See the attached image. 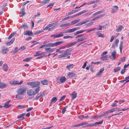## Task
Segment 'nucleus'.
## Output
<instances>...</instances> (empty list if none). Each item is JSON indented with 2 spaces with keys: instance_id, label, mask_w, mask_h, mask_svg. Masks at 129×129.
<instances>
[{
  "instance_id": "nucleus-1",
  "label": "nucleus",
  "mask_w": 129,
  "mask_h": 129,
  "mask_svg": "<svg viewBox=\"0 0 129 129\" xmlns=\"http://www.w3.org/2000/svg\"><path fill=\"white\" fill-rule=\"evenodd\" d=\"M27 88L25 87L19 88L17 90V94L15 98L20 99L22 98L21 95L23 96L26 91Z\"/></svg>"
},
{
  "instance_id": "nucleus-2",
  "label": "nucleus",
  "mask_w": 129,
  "mask_h": 129,
  "mask_svg": "<svg viewBox=\"0 0 129 129\" xmlns=\"http://www.w3.org/2000/svg\"><path fill=\"white\" fill-rule=\"evenodd\" d=\"M40 84V82L38 81L29 82L27 83L28 85H30L32 88L38 87Z\"/></svg>"
},
{
  "instance_id": "nucleus-3",
  "label": "nucleus",
  "mask_w": 129,
  "mask_h": 129,
  "mask_svg": "<svg viewBox=\"0 0 129 129\" xmlns=\"http://www.w3.org/2000/svg\"><path fill=\"white\" fill-rule=\"evenodd\" d=\"M27 94L29 96L34 95H35L34 91L32 89H29L27 91Z\"/></svg>"
},
{
  "instance_id": "nucleus-4",
  "label": "nucleus",
  "mask_w": 129,
  "mask_h": 129,
  "mask_svg": "<svg viewBox=\"0 0 129 129\" xmlns=\"http://www.w3.org/2000/svg\"><path fill=\"white\" fill-rule=\"evenodd\" d=\"M11 101L9 100L6 102L4 104V105L3 107L5 108H8L11 106V104H9V103Z\"/></svg>"
},
{
  "instance_id": "nucleus-5",
  "label": "nucleus",
  "mask_w": 129,
  "mask_h": 129,
  "mask_svg": "<svg viewBox=\"0 0 129 129\" xmlns=\"http://www.w3.org/2000/svg\"><path fill=\"white\" fill-rule=\"evenodd\" d=\"M88 11V10H83V11L81 12H79L78 14H75L74 15L75 17H76L78 16H79L81 14H82L84 13H85Z\"/></svg>"
},
{
  "instance_id": "nucleus-6",
  "label": "nucleus",
  "mask_w": 129,
  "mask_h": 129,
  "mask_svg": "<svg viewBox=\"0 0 129 129\" xmlns=\"http://www.w3.org/2000/svg\"><path fill=\"white\" fill-rule=\"evenodd\" d=\"M72 50V48L68 49L64 51V53L65 54H66V55L67 56L71 54V53H69Z\"/></svg>"
},
{
  "instance_id": "nucleus-7",
  "label": "nucleus",
  "mask_w": 129,
  "mask_h": 129,
  "mask_svg": "<svg viewBox=\"0 0 129 129\" xmlns=\"http://www.w3.org/2000/svg\"><path fill=\"white\" fill-rule=\"evenodd\" d=\"M113 8L112 9L111 11V13H114L118 9V7L117 6H114L113 7Z\"/></svg>"
},
{
  "instance_id": "nucleus-8",
  "label": "nucleus",
  "mask_w": 129,
  "mask_h": 129,
  "mask_svg": "<svg viewBox=\"0 0 129 129\" xmlns=\"http://www.w3.org/2000/svg\"><path fill=\"white\" fill-rule=\"evenodd\" d=\"M74 32V29H69L65 31L64 32V34L67 33H71Z\"/></svg>"
},
{
  "instance_id": "nucleus-9",
  "label": "nucleus",
  "mask_w": 129,
  "mask_h": 129,
  "mask_svg": "<svg viewBox=\"0 0 129 129\" xmlns=\"http://www.w3.org/2000/svg\"><path fill=\"white\" fill-rule=\"evenodd\" d=\"M23 82V81L21 80L20 82H19L18 81H14L13 82V84L15 85H20L22 84Z\"/></svg>"
},
{
  "instance_id": "nucleus-10",
  "label": "nucleus",
  "mask_w": 129,
  "mask_h": 129,
  "mask_svg": "<svg viewBox=\"0 0 129 129\" xmlns=\"http://www.w3.org/2000/svg\"><path fill=\"white\" fill-rule=\"evenodd\" d=\"M121 111V110L120 108H113L110 110V112H112L115 111Z\"/></svg>"
},
{
  "instance_id": "nucleus-11",
  "label": "nucleus",
  "mask_w": 129,
  "mask_h": 129,
  "mask_svg": "<svg viewBox=\"0 0 129 129\" xmlns=\"http://www.w3.org/2000/svg\"><path fill=\"white\" fill-rule=\"evenodd\" d=\"M24 35H28L30 36L33 35V33L32 31H30L29 30H26L25 33H24Z\"/></svg>"
},
{
  "instance_id": "nucleus-12",
  "label": "nucleus",
  "mask_w": 129,
  "mask_h": 129,
  "mask_svg": "<svg viewBox=\"0 0 129 129\" xmlns=\"http://www.w3.org/2000/svg\"><path fill=\"white\" fill-rule=\"evenodd\" d=\"M15 40V38H13L10 41L7 43L6 44V45L7 46L10 45L13 43L14 41Z\"/></svg>"
},
{
  "instance_id": "nucleus-13",
  "label": "nucleus",
  "mask_w": 129,
  "mask_h": 129,
  "mask_svg": "<svg viewBox=\"0 0 129 129\" xmlns=\"http://www.w3.org/2000/svg\"><path fill=\"white\" fill-rule=\"evenodd\" d=\"M70 24V23H69L62 24L60 25L59 26L60 27H62L64 28L68 26Z\"/></svg>"
},
{
  "instance_id": "nucleus-14",
  "label": "nucleus",
  "mask_w": 129,
  "mask_h": 129,
  "mask_svg": "<svg viewBox=\"0 0 129 129\" xmlns=\"http://www.w3.org/2000/svg\"><path fill=\"white\" fill-rule=\"evenodd\" d=\"M87 38V37L86 36H84L82 37V38H79L77 40V42H79L84 41Z\"/></svg>"
},
{
  "instance_id": "nucleus-15",
  "label": "nucleus",
  "mask_w": 129,
  "mask_h": 129,
  "mask_svg": "<svg viewBox=\"0 0 129 129\" xmlns=\"http://www.w3.org/2000/svg\"><path fill=\"white\" fill-rule=\"evenodd\" d=\"M8 51V49L6 47H3L2 48V53L3 54H6L7 52Z\"/></svg>"
},
{
  "instance_id": "nucleus-16",
  "label": "nucleus",
  "mask_w": 129,
  "mask_h": 129,
  "mask_svg": "<svg viewBox=\"0 0 129 129\" xmlns=\"http://www.w3.org/2000/svg\"><path fill=\"white\" fill-rule=\"evenodd\" d=\"M3 69L5 71H7L8 70V67L6 64H4L3 66Z\"/></svg>"
},
{
  "instance_id": "nucleus-17",
  "label": "nucleus",
  "mask_w": 129,
  "mask_h": 129,
  "mask_svg": "<svg viewBox=\"0 0 129 129\" xmlns=\"http://www.w3.org/2000/svg\"><path fill=\"white\" fill-rule=\"evenodd\" d=\"M77 93L75 91H74L71 94V96L73 99H75L77 96Z\"/></svg>"
},
{
  "instance_id": "nucleus-18",
  "label": "nucleus",
  "mask_w": 129,
  "mask_h": 129,
  "mask_svg": "<svg viewBox=\"0 0 129 129\" xmlns=\"http://www.w3.org/2000/svg\"><path fill=\"white\" fill-rule=\"evenodd\" d=\"M80 20V19H79L77 20H75L71 22V23L72 24V25H74L79 22Z\"/></svg>"
},
{
  "instance_id": "nucleus-19",
  "label": "nucleus",
  "mask_w": 129,
  "mask_h": 129,
  "mask_svg": "<svg viewBox=\"0 0 129 129\" xmlns=\"http://www.w3.org/2000/svg\"><path fill=\"white\" fill-rule=\"evenodd\" d=\"M41 83L44 85H46L47 84L48 82V81L47 80H43L41 81Z\"/></svg>"
},
{
  "instance_id": "nucleus-20",
  "label": "nucleus",
  "mask_w": 129,
  "mask_h": 129,
  "mask_svg": "<svg viewBox=\"0 0 129 129\" xmlns=\"http://www.w3.org/2000/svg\"><path fill=\"white\" fill-rule=\"evenodd\" d=\"M66 78L64 76H63L61 77L59 79L60 82L62 83H63L66 81Z\"/></svg>"
},
{
  "instance_id": "nucleus-21",
  "label": "nucleus",
  "mask_w": 129,
  "mask_h": 129,
  "mask_svg": "<svg viewBox=\"0 0 129 129\" xmlns=\"http://www.w3.org/2000/svg\"><path fill=\"white\" fill-rule=\"evenodd\" d=\"M103 120H102V121L99 122H96L94 124V126H96L97 125L102 124V123Z\"/></svg>"
},
{
  "instance_id": "nucleus-22",
  "label": "nucleus",
  "mask_w": 129,
  "mask_h": 129,
  "mask_svg": "<svg viewBox=\"0 0 129 129\" xmlns=\"http://www.w3.org/2000/svg\"><path fill=\"white\" fill-rule=\"evenodd\" d=\"M28 25L25 23H24L22 25L21 27V28L24 29H25L28 28Z\"/></svg>"
},
{
  "instance_id": "nucleus-23",
  "label": "nucleus",
  "mask_w": 129,
  "mask_h": 129,
  "mask_svg": "<svg viewBox=\"0 0 129 129\" xmlns=\"http://www.w3.org/2000/svg\"><path fill=\"white\" fill-rule=\"evenodd\" d=\"M86 31V30H82L80 31H78L76 32V33L74 34V35H76L77 34L81 33L85 31Z\"/></svg>"
},
{
  "instance_id": "nucleus-24",
  "label": "nucleus",
  "mask_w": 129,
  "mask_h": 129,
  "mask_svg": "<svg viewBox=\"0 0 129 129\" xmlns=\"http://www.w3.org/2000/svg\"><path fill=\"white\" fill-rule=\"evenodd\" d=\"M116 52L115 50H114L112 53V55L113 58L114 59H116Z\"/></svg>"
},
{
  "instance_id": "nucleus-25",
  "label": "nucleus",
  "mask_w": 129,
  "mask_h": 129,
  "mask_svg": "<svg viewBox=\"0 0 129 129\" xmlns=\"http://www.w3.org/2000/svg\"><path fill=\"white\" fill-rule=\"evenodd\" d=\"M107 55H102L101 57V60L104 61V60H106L107 59Z\"/></svg>"
},
{
  "instance_id": "nucleus-26",
  "label": "nucleus",
  "mask_w": 129,
  "mask_h": 129,
  "mask_svg": "<svg viewBox=\"0 0 129 129\" xmlns=\"http://www.w3.org/2000/svg\"><path fill=\"white\" fill-rule=\"evenodd\" d=\"M76 74L73 73L69 72L68 73V76H70V77L72 78V77H74L75 76Z\"/></svg>"
},
{
  "instance_id": "nucleus-27",
  "label": "nucleus",
  "mask_w": 129,
  "mask_h": 129,
  "mask_svg": "<svg viewBox=\"0 0 129 129\" xmlns=\"http://www.w3.org/2000/svg\"><path fill=\"white\" fill-rule=\"evenodd\" d=\"M123 26L121 25H119L118 27V28L116 29V31L117 32H119L123 28Z\"/></svg>"
},
{
  "instance_id": "nucleus-28",
  "label": "nucleus",
  "mask_w": 129,
  "mask_h": 129,
  "mask_svg": "<svg viewBox=\"0 0 129 129\" xmlns=\"http://www.w3.org/2000/svg\"><path fill=\"white\" fill-rule=\"evenodd\" d=\"M104 68H102L100 69V70L96 74L97 75H99L102 74V72L104 71Z\"/></svg>"
},
{
  "instance_id": "nucleus-29",
  "label": "nucleus",
  "mask_w": 129,
  "mask_h": 129,
  "mask_svg": "<svg viewBox=\"0 0 129 129\" xmlns=\"http://www.w3.org/2000/svg\"><path fill=\"white\" fill-rule=\"evenodd\" d=\"M74 65L73 64H70L66 66V68L69 70H70L71 69H72L73 68Z\"/></svg>"
},
{
  "instance_id": "nucleus-30",
  "label": "nucleus",
  "mask_w": 129,
  "mask_h": 129,
  "mask_svg": "<svg viewBox=\"0 0 129 129\" xmlns=\"http://www.w3.org/2000/svg\"><path fill=\"white\" fill-rule=\"evenodd\" d=\"M64 32H61L60 34L56 35V38H58L63 36Z\"/></svg>"
},
{
  "instance_id": "nucleus-31",
  "label": "nucleus",
  "mask_w": 129,
  "mask_h": 129,
  "mask_svg": "<svg viewBox=\"0 0 129 129\" xmlns=\"http://www.w3.org/2000/svg\"><path fill=\"white\" fill-rule=\"evenodd\" d=\"M6 85V84L4 83H0V88H3L5 87Z\"/></svg>"
},
{
  "instance_id": "nucleus-32",
  "label": "nucleus",
  "mask_w": 129,
  "mask_h": 129,
  "mask_svg": "<svg viewBox=\"0 0 129 129\" xmlns=\"http://www.w3.org/2000/svg\"><path fill=\"white\" fill-rule=\"evenodd\" d=\"M57 100V98L56 97H54L52 98L51 100V102H53V103H55Z\"/></svg>"
},
{
  "instance_id": "nucleus-33",
  "label": "nucleus",
  "mask_w": 129,
  "mask_h": 129,
  "mask_svg": "<svg viewBox=\"0 0 129 129\" xmlns=\"http://www.w3.org/2000/svg\"><path fill=\"white\" fill-rule=\"evenodd\" d=\"M120 67H117L114 69L113 71L115 72H117V71H119L120 70Z\"/></svg>"
},
{
  "instance_id": "nucleus-34",
  "label": "nucleus",
  "mask_w": 129,
  "mask_h": 129,
  "mask_svg": "<svg viewBox=\"0 0 129 129\" xmlns=\"http://www.w3.org/2000/svg\"><path fill=\"white\" fill-rule=\"evenodd\" d=\"M123 42L122 41L121 42L120 45L119 49L120 50V52L121 53L122 52V49L123 48Z\"/></svg>"
},
{
  "instance_id": "nucleus-35",
  "label": "nucleus",
  "mask_w": 129,
  "mask_h": 129,
  "mask_svg": "<svg viewBox=\"0 0 129 129\" xmlns=\"http://www.w3.org/2000/svg\"><path fill=\"white\" fill-rule=\"evenodd\" d=\"M40 87H38L36 88L35 89L34 91L35 94L37 93L39 91V90H40Z\"/></svg>"
},
{
  "instance_id": "nucleus-36",
  "label": "nucleus",
  "mask_w": 129,
  "mask_h": 129,
  "mask_svg": "<svg viewBox=\"0 0 129 129\" xmlns=\"http://www.w3.org/2000/svg\"><path fill=\"white\" fill-rule=\"evenodd\" d=\"M94 126V124H90L87 125H85L83 127H93Z\"/></svg>"
},
{
  "instance_id": "nucleus-37",
  "label": "nucleus",
  "mask_w": 129,
  "mask_h": 129,
  "mask_svg": "<svg viewBox=\"0 0 129 129\" xmlns=\"http://www.w3.org/2000/svg\"><path fill=\"white\" fill-rule=\"evenodd\" d=\"M49 0H44L42 1L41 3L43 4H45L49 3Z\"/></svg>"
},
{
  "instance_id": "nucleus-38",
  "label": "nucleus",
  "mask_w": 129,
  "mask_h": 129,
  "mask_svg": "<svg viewBox=\"0 0 129 129\" xmlns=\"http://www.w3.org/2000/svg\"><path fill=\"white\" fill-rule=\"evenodd\" d=\"M122 112H119L118 113H116V114H112L111 116H109V117H105V118H108L109 119L110 118H111V117H112V116H115V115H118L119 114L121 113Z\"/></svg>"
},
{
  "instance_id": "nucleus-39",
  "label": "nucleus",
  "mask_w": 129,
  "mask_h": 129,
  "mask_svg": "<svg viewBox=\"0 0 129 129\" xmlns=\"http://www.w3.org/2000/svg\"><path fill=\"white\" fill-rule=\"evenodd\" d=\"M18 48L16 47L14 50L11 52V53H12L14 55L18 51Z\"/></svg>"
},
{
  "instance_id": "nucleus-40",
  "label": "nucleus",
  "mask_w": 129,
  "mask_h": 129,
  "mask_svg": "<svg viewBox=\"0 0 129 129\" xmlns=\"http://www.w3.org/2000/svg\"><path fill=\"white\" fill-rule=\"evenodd\" d=\"M90 21V19H88L87 20H85L84 21H83L82 22H81L82 25L85 24L86 23Z\"/></svg>"
},
{
  "instance_id": "nucleus-41",
  "label": "nucleus",
  "mask_w": 129,
  "mask_h": 129,
  "mask_svg": "<svg viewBox=\"0 0 129 129\" xmlns=\"http://www.w3.org/2000/svg\"><path fill=\"white\" fill-rule=\"evenodd\" d=\"M32 59V57H28L26 58V59H25L23 60V61L26 62H28L30 60Z\"/></svg>"
},
{
  "instance_id": "nucleus-42",
  "label": "nucleus",
  "mask_w": 129,
  "mask_h": 129,
  "mask_svg": "<svg viewBox=\"0 0 129 129\" xmlns=\"http://www.w3.org/2000/svg\"><path fill=\"white\" fill-rule=\"evenodd\" d=\"M66 54H60L58 55V57L59 58H62L63 57H67Z\"/></svg>"
},
{
  "instance_id": "nucleus-43",
  "label": "nucleus",
  "mask_w": 129,
  "mask_h": 129,
  "mask_svg": "<svg viewBox=\"0 0 129 129\" xmlns=\"http://www.w3.org/2000/svg\"><path fill=\"white\" fill-rule=\"evenodd\" d=\"M25 114V113H23L22 114H20L18 115L17 117L18 118H21L23 116H24Z\"/></svg>"
},
{
  "instance_id": "nucleus-44",
  "label": "nucleus",
  "mask_w": 129,
  "mask_h": 129,
  "mask_svg": "<svg viewBox=\"0 0 129 129\" xmlns=\"http://www.w3.org/2000/svg\"><path fill=\"white\" fill-rule=\"evenodd\" d=\"M73 38V37L70 36H66L63 37V38L64 39H71Z\"/></svg>"
},
{
  "instance_id": "nucleus-45",
  "label": "nucleus",
  "mask_w": 129,
  "mask_h": 129,
  "mask_svg": "<svg viewBox=\"0 0 129 129\" xmlns=\"http://www.w3.org/2000/svg\"><path fill=\"white\" fill-rule=\"evenodd\" d=\"M97 36L99 37H101L102 38H103L104 37V35L103 34H102L101 33H99L97 35Z\"/></svg>"
},
{
  "instance_id": "nucleus-46",
  "label": "nucleus",
  "mask_w": 129,
  "mask_h": 129,
  "mask_svg": "<svg viewBox=\"0 0 129 129\" xmlns=\"http://www.w3.org/2000/svg\"><path fill=\"white\" fill-rule=\"evenodd\" d=\"M77 43V41L74 42L72 43H71L70 44V46L72 47L73 46L75 45Z\"/></svg>"
},
{
  "instance_id": "nucleus-47",
  "label": "nucleus",
  "mask_w": 129,
  "mask_h": 129,
  "mask_svg": "<svg viewBox=\"0 0 129 129\" xmlns=\"http://www.w3.org/2000/svg\"><path fill=\"white\" fill-rule=\"evenodd\" d=\"M110 112V110H108L106 112H104L103 115H102V116H106L107 114H108L109 113H111Z\"/></svg>"
},
{
  "instance_id": "nucleus-48",
  "label": "nucleus",
  "mask_w": 129,
  "mask_h": 129,
  "mask_svg": "<svg viewBox=\"0 0 129 129\" xmlns=\"http://www.w3.org/2000/svg\"><path fill=\"white\" fill-rule=\"evenodd\" d=\"M17 107L19 109H21L22 108H25V106H21V105H19L17 106Z\"/></svg>"
},
{
  "instance_id": "nucleus-49",
  "label": "nucleus",
  "mask_w": 129,
  "mask_h": 129,
  "mask_svg": "<svg viewBox=\"0 0 129 129\" xmlns=\"http://www.w3.org/2000/svg\"><path fill=\"white\" fill-rule=\"evenodd\" d=\"M67 106H66L64 107L62 111V113L63 114L66 111V109L67 108Z\"/></svg>"
},
{
  "instance_id": "nucleus-50",
  "label": "nucleus",
  "mask_w": 129,
  "mask_h": 129,
  "mask_svg": "<svg viewBox=\"0 0 129 129\" xmlns=\"http://www.w3.org/2000/svg\"><path fill=\"white\" fill-rule=\"evenodd\" d=\"M78 117L79 119L81 120H83L84 119V116L82 115H81L79 116Z\"/></svg>"
},
{
  "instance_id": "nucleus-51",
  "label": "nucleus",
  "mask_w": 129,
  "mask_h": 129,
  "mask_svg": "<svg viewBox=\"0 0 129 129\" xmlns=\"http://www.w3.org/2000/svg\"><path fill=\"white\" fill-rule=\"evenodd\" d=\"M117 44L113 43L112 45V47L113 48V49H114L116 47H117Z\"/></svg>"
},
{
  "instance_id": "nucleus-52",
  "label": "nucleus",
  "mask_w": 129,
  "mask_h": 129,
  "mask_svg": "<svg viewBox=\"0 0 129 129\" xmlns=\"http://www.w3.org/2000/svg\"><path fill=\"white\" fill-rule=\"evenodd\" d=\"M62 42L63 41H62L57 42H55L56 46L57 45H60V44L62 43Z\"/></svg>"
},
{
  "instance_id": "nucleus-53",
  "label": "nucleus",
  "mask_w": 129,
  "mask_h": 129,
  "mask_svg": "<svg viewBox=\"0 0 129 129\" xmlns=\"http://www.w3.org/2000/svg\"><path fill=\"white\" fill-rule=\"evenodd\" d=\"M66 96L65 95H63L61 97L60 99L59 100V101L60 102L61 101H62L65 98Z\"/></svg>"
},
{
  "instance_id": "nucleus-54",
  "label": "nucleus",
  "mask_w": 129,
  "mask_h": 129,
  "mask_svg": "<svg viewBox=\"0 0 129 129\" xmlns=\"http://www.w3.org/2000/svg\"><path fill=\"white\" fill-rule=\"evenodd\" d=\"M20 13L21 14V17H22L24 16L25 13V11H21V12H20Z\"/></svg>"
},
{
  "instance_id": "nucleus-55",
  "label": "nucleus",
  "mask_w": 129,
  "mask_h": 129,
  "mask_svg": "<svg viewBox=\"0 0 129 129\" xmlns=\"http://www.w3.org/2000/svg\"><path fill=\"white\" fill-rule=\"evenodd\" d=\"M52 47V43H50L46 45V47Z\"/></svg>"
},
{
  "instance_id": "nucleus-56",
  "label": "nucleus",
  "mask_w": 129,
  "mask_h": 129,
  "mask_svg": "<svg viewBox=\"0 0 129 129\" xmlns=\"http://www.w3.org/2000/svg\"><path fill=\"white\" fill-rule=\"evenodd\" d=\"M43 32V31L41 30L39 31H36L35 33H34V34L35 35H36L38 34H40L42 32Z\"/></svg>"
},
{
  "instance_id": "nucleus-57",
  "label": "nucleus",
  "mask_w": 129,
  "mask_h": 129,
  "mask_svg": "<svg viewBox=\"0 0 129 129\" xmlns=\"http://www.w3.org/2000/svg\"><path fill=\"white\" fill-rule=\"evenodd\" d=\"M125 72V69L124 68L121 71V74H123Z\"/></svg>"
},
{
  "instance_id": "nucleus-58",
  "label": "nucleus",
  "mask_w": 129,
  "mask_h": 129,
  "mask_svg": "<svg viewBox=\"0 0 129 129\" xmlns=\"http://www.w3.org/2000/svg\"><path fill=\"white\" fill-rule=\"evenodd\" d=\"M7 6V4L6 3L4 5H3L1 7V9L2 10H4L5 9V7Z\"/></svg>"
},
{
  "instance_id": "nucleus-59",
  "label": "nucleus",
  "mask_w": 129,
  "mask_h": 129,
  "mask_svg": "<svg viewBox=\"0 0 129 129\" xmlns=\"http://www.w3.org/2000/svg\"><path fill=\"white\" fill-rule=\"evenodd\" d=\"M33 109V107H29L26 110V111L27 112H28L32 110Z\"/></svg>"
},
{
  "instance_id": "nucleus-60",
  "label": "nucleus",
  "mask_w": 129,
  "mask_h": 129,
  "mask_svg": "<svg viewBox=\"0 0 129 129\" xmlns=\"http://www.w3.org/2000/svg\"><path fill=\"white\" fill-rule=\"evenodd\" d=\"M40 51H38L36 52V54L34 55V56H39V52H40Z\"/></svg>"
},
{
  "instance_id": "nucleus-61",
  "label": "nucleus",
  "mask_w": 129,
  "mask_h": 129,
  "mask_svg": "<svg viewBox=\"0 0 129 129\" xmlns=\"http://www.w3.org/2000/svg\"><path fill=\"white\" fill-rule=\"evenodd\" d=\"M40 51H38L36 52V54L34 55V56H39V52H40Z\"/></svg>"
},
{
  "instance_id": "nucleus-62",
  "label": "nucleus",
  "mask_w": 129,
  "mask_h": 129,
  "mask_svg": "<svg viewBox=\"0 0 129 129\" xmlns=\"http://www.w3.org/2000/svg\"><path fill=\"white\" fill-rule=\"evenodd\" d=\"M40 51H38L36 52V54L34 55V56H39V52H40Z\"/></svg>"
},
{
  "instance_id": "nucleus-63",
  "label": "nucleus",
  "mask_w": 129,
  "mask_h": 129,
  "mask_svg": "<svg viewBox=\"0 0 129 129\" xmlns=\"http://www.w3.org/2000/svg\"><path fill=\"white\" fill-rule=\"evenodd\" d=\"M114 36H112L111 37V38L110 40V42H112L114 38Z\"/></svg>"
},
{
  "instance_id": "nucleus-64",
  "label": "nucleus",
  "mask_w": 129,
  "mask_h": 129,
  "mask_svg": "<svg viewBox=\"0 0 129 129\" xmlns=\"http://www.w3.org/2000/svg\"><path fill=\"white\" fill-rule=\"evenodd\" d=\"M25 47L24 46H22L20 47V49L22 50H24L26 49Z\"/></svg>"
}]
</instances>
